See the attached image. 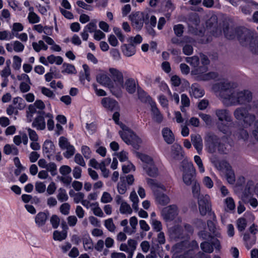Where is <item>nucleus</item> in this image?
<instances>
[{
	"mask_svg": "<svg viewBox=\"0 0 258 258\" xmlns=\"http://www.w3.org/2000/svg\"><path fill=\"white\" fill-rule=\"evenodd\" d=\"M205 143L208 152L211 154L217 151L220 154H227L232 147L227 136H223L222 137H219L211 132L206 134Z\"/></svg>",
	"mask_w": 258,
	"mask_h": 258,
	"instance_id": "obj_1",
	"label": "nucleus"
},
{
	"mask_svg": "<svg viewBox=\"0 0 258 258\" xmlns=\"http://www.w3.org/2000/svg\"><path fill=\"white\" fill-rule=\"evenodd\" d=\"M237 38L243 46H248L252 53L258 52V34L255 30L246 28L238 27Z\"/></svg>",
	"mask_w": 258,
	"mask_h": 258,
	"instance_id": "obj_2",
	"label": "nucleus"
},
{
	"mask_svg": "<svg viewBox=\"0 0 258 258\" xmlns=\"http://www.w3.org/2000/svg\"><path fill=\"white\" fill-rule=\"evenodd\" d=\"M236 87L235 83L225 81L214 84L212 89L215 92H219V95L223 99V103L227 105L231 97L233 95L235 91L234 89Z\"/></svg>",
	"mask_w": 258,
	"mask_h": 258,
	"instance_id": "obj_3",
	"label": "nucleus"
},
{
	"mask_svg": "<svg viewBox=\"0 0 258 258\" xmlns=\"http://www.w3.org/2000/svg\"><path fill=\"white\" fill-rule=\"evenodd\" d=\"M147 182L154 193L156 203L161 206L167 205L170 202V199L162 192L166 190L165 186L153 179L147 178Z\"/></svg>",
	"mask_w": 258,
	"mask_h": 258,
	"instance_id": "obj_4",
	"label": "nucleus"
},
{
	"mask_svg": "<svg viewBox=\"0 0 258 258\" xmlns=\"http://www.w3.org/2000/svg\"><path fill=\"white\" fill-rule=\"evenodd\" d=\"M234 117L241 121L247 126H250L254 122L256 117L254 114L249 112L247 107L237 108L233 112Z\"/></svg>",
	"mask_w": 258,
	"mask_h": 258,
	"instance_id": "obj_5",
	"label": "nucleus"
},
{
	"mask_svg": "<svg viewBox=\"0 0 258 258\" xmlns=\"http://www.w3.org/2000/svg\"><path fill=\"white\" fill-rule=\"evenodd\" d=\"M252 98L251 92L248 90L234 92L233 95L231 97L228 105H237L245 104L250 102Z\"/></svg>",
	"mask_w": 258,
	"mask_h": 258,
	"instance_id": "obj_6",
	"label": "nucleus"
},
{
	"mask_svg": "<svg viewBox=\"0 0 258 258\" xmlns=\"http://www.w3.org/2000/svg\"><path fill=\"white\" fill-rule=\"evenodd\" d=\"M183 181L187 185H190L195 182V175L196 169L192 162H182Z\"/></svg>",
	"mask_w": 258,
	"mask_h": 258,
	"instance_id": "obj_7",
	"label": "nucleus"
},
{
	"mask_svg": "<svg viewBox=\"0 0 258 258\" xmlns=\"http://www.w3.org/2000/svg\"><path fill=\"white\" fill-rule=\"evenodd\" d=\"M130 19L132 22L133 26L138 30H140L143 27L144 23L146 25L149 24V15H144L143 13L137 12L130 16Z\"/></svg>",
	"mask_w": 258,
	"mask_h": 258,
	"instance_id": "obj_8",
	"label": "nucleus"
},
{
	"mask_svg": "<svg viewBox=\"0 0 258 258\" xmlns=\"http://www.w3.org/2000/svg\"><path fill=\"white\" fill-rule=\"evenodd\" d=\"M208 70V68L206 66L203 65L197 68L195 70L193 71L192 73L198 75L197 77V80L199 81H208L210 79H215L218 77V75L216 72H209L207 74H202L206 72Z\"/></svg>",
	"mask_w": 258,
	"mask_h": 258,
	"instance_id": "obj_9",
	"label": "nucleus"
},
{
	"mask_svg": "<svg viewBox=\"0 0 258 258\" xmlns=\"http://www.w3.org/2000/svg\"><path fill=\"white\" fill-rule=\"evenodd\" d=\"M198 206L200 214L205 216L211 211L210 198L208 195L201 196L198 199Z\"/></svg>",
	"mask_w": 258,
	"mask_h": 258,
	"instance_id": "obj_10",
	"label": "nucleus"
},
{
	"mask_svg": "<svg viewBox=\"0 0 258 258\" xmlns=\"http://www.w3.org/2000/svg\"><path fill=\"white\" fill-rule=\"evenodd\" d=\"M178 208L175 205H172L164 208L161 214L166 221L173 220L178 215Z\"/></svg>",
	"mask_w": 258,
	"mask_h": 258,
	"instance_id": "obj_11",
	"label": "nucleus"
},
{
	"mask_svg": "<svg viewBox=\"0 0 258 258\" xmlns=\"http://www.w3.org/2000/svg\"><path fill=\"white\" fill-rule=\"evenodd\" d=\"M45 112L44 111H38V115L34 119L32 126L38 130H43L46 126L44 119Z\"/></svg>",
	"mask_w": 258,
	"mask_h": 258,
	"instance_id": "obj_12",
	"label": "nucleus"
},
{
	"mask_svg": "<svg viewBox=\"0 0 258 258\" xmlns=\"http://www.w3.org/2000/svg\"><path fill=\"white\" fill-rule=\"evenodd\" d=\"M101 104L105 108L111 111L118 110L119 108L118 102L110 97L103 98L101 100Z\"/></svg>",
	"mask_w": 258,
	"mask_h": 258,
	"instance_id": "obj_13",
	"label": "nucleus"
},
{
	"mask_svg": "<svg viewBox=\"0 0 258 258\" xmlns=\"http://www.w3.org/2000/svg\"><path fill=\"white\" fill-rule=\"evenodd\" d=\"M241 1L242 3L239 7L241 12L245 15H250L254 9V1L252 0H241Z\"/></svg>",
	"mask_w": 258,
	"mask_h": 258,
	"instance_id": "obj_14",
	"label": "nucleus"
},
{
	"mask_svg": "<svg viewBox=\"0 0 258 258\" xmlns=\"http://www.w3.org/2000/svg\"><path fill=\"white\" fill-rule=\"evenodd\" d=\"M55 146L53 143L49 140H46L42 146V151L44 154H46V157L50 160V156L55 153Z\"/></svg>",
	"mask_w": 258,
	"mask_h": 258,
	"instance_id": "obj_15",
	"label": "nucleus"
},
{
	"mask_svg": "<svg viewBox=\"0 0 258 258\" xmlns=\"http://www.w3.org/2000/svg\"><path fill=\"white\" fill-rule=\"evenodd\" d=\"M219 121H225L229 123L232 121V117L227 109H217L215 112Z\"/></svg>",
	"mask_w": 258,
	"mask_h": 258,
	"instance_id": "obj_16",
	"label": "nucleus"
},
{
	"mask_svg": "<svg viewBox=\"0 0 258 258\" xmlns=\"http://www.w3.org/2000/svg\"><path fill=\"white\" fill-rule=\"evenodd\" d=\"M193 146L199 154H201L203 149V140L200 135L192 134L190 136Z\"/></svg>",
	"mask_w": 258,
	"mask_h": 258,
	"instance_id": "obj_17",
	"label": "nucleus"
},
{
	"mask_svg": "<svg viewBox=\"0 0 258 258\" xmlns=\"http://www.w3.org/2000/svg\"><path fill=\"white\" fill-rule=\"evenodd\" d=\"M109 71L113 81L119 85L122 86L123 84V77L122 73L114 68H110Z\"/></svg>",
	"mask_w": 258,
	"mask_h": 258,
	"instance_id": "obj_18",
	"label": "nucleus"
},
{
	"mask_svg": "<svg viewBox=\"0 0 258 258\" xmlns=\"http://www.w3.org/2000/svg\"><path fill=\"white\" fill-rule=\"evenodd\" d=\"M49 213L40 212H39L36 216L35 221L36 224L38 227H42L45 224V223L48 219Z\"/></svg>",
	"mask_w": 258,
	"mask_h": 258,
	"instance_id": "obj_19",
	"label": "nucleus"
},
{
	"mask_svg": "<svg viewBox=\"0 0 258 258\" xmlns=\"http://www.w3.org/2000/svg\"><path fill=\"white\" fill-rule=\"evenodd\" d=\"M190 94L196 98H200L204 95V91L197 83L193 84L191 86Z\"/></svg>",
	"mask_w": 258,
	"mask_h": 258,
	"instance_id": "obj_20",
	"label": "nucleus"
},
{
	"mask_svg": "<svg viewBox=\"0 0 258 258\" xmlns=\"http://www.w3.org/2000/svg\"><path fill=\"white\" fill-rule=\"evenodd\" d=\"M226 169V177L228 182L231 184L234 183L235 181V176L234 171L232 169V167L230 165L226 163L225 165Z\"/></svg>",
	"mask_w": 258,
	"mask_h": 258,
	"instance_id": "obj_21",
	"label": "nucleus"
},
{
	"mask_svg": "<svg viewBox=\"0 0 258 258\" xmlns=\"http://www.w3.org/2000/svg\"><path fill=\"white\" fill-rule=\"evenodd\" d=\"M151 111L153 114V118L158 123H161L163 120V116L160 111L157 107L155 102L151 103Z\"/></svg>",
	"mask_w": 258,
	"mask_h": 258,
	"instance_id": "obj_22",
	"label": "nucleus"
},
{
	"mask_svg": "<svg viewBox=\"0 0 258 258\" xmlns=\"http://www.w3.org/2000/svg\"><path fill=\"white\" fill-rule=\"evenodd\" d=\"M172 154L173 158L176 160H181L183 157L182 148L178 144H174L172 146Z\"/></svg>",
	"mask_w": 258,
	"mask_h": 258,
	"instance_id": "obj_23",
	"label": "nucleus"
},
{
	"mask_svg": "<svg viewBox=\"0 0 258 258\" xmlns=\"http://www.w3.org/2000/svg\"><path fill=\"white\" fill-rule=\"evenodd\" d=\"M165 141L168 144H172L174 141V136L172 132L168 127H165L162 131Z\"/></svg>",
	"mask_w": 258,
	"mask_h": 258,
	"instance_id": "obj_24",
	"label": "nucleus"
},
{
	"mask_svg": "<svg viewBox=\"0 0 258 258\" xmlns=\"http://www.w3.org/2000/svg\"><path fill=\"white\" fill-rule=\"evenodd\" d=\"M123 53L126 56H131L136 53V47L133 43L124 44L121 46Z\"/></svg>",
	"mask_w": 258,
	"mask_h": 258,
	"instance_id": "obj_25",
	"label": "nucleus"
},
{
	"mask_svg": "<svg viewBox=\"0 0 258 258\" xmlns=\"http://www.w3.org/2000/svg\"><path fill=\"white\" fill-rule=\"evenodd\" d=\"M171 230V235L175 239H182L184 238L183 229L181 226H175Z\"/></svg>",
	"mask_w": 258,
	"mask_h": 258,
	"instance_id": "obj_26",
	"label": "nucleus"
},
{
	"mask_svg": "<svg viewBox=\"0 0 258 258\" xmlns=\"http://www.w3.org/2000/svg\"><path fill=\"white\" fill-rule=\"evenodd\" d=\"M238 28H234L226 26L224 28L223 32L225 37L228 39H233L237 37V30Z\"/></svg>",
	"mask_w": 258,
	"mask_h": 258,
	"instance_id": "obj_27",
	"label": "nucleus"
},
{
	"mask_svg": "<svg viewBox=\"0 0 258 258\" xmlns=\"http://www.w3.org/2000/svg\"><path fill=\"white\" fill-rule=\"evenodd\" d=\"M143 168L147 174L151 177H156L158 175V170L154 164L149 165H144Z\"/></svg>",
	"mask_w": 258,
	"mask_h": 258,
	"instance_id": "obj_28",
	"label": "nucleus"
},
{
	"mask_svg": "<svg viewBox=\"0 0 258 258\" xmlns=\"http://www.w3.org/2000/svg\"><path fill=\"white\" fill-rule=\"evenodd\" d=\"M124 86L127 92L130 94H133L136 90V86L135 80L130 78L127 79L125 83Z\"/></svg>",
	"mask_w": 258,
	"mask_h": 258,
	"instance_id": "obj_29",
	"label": "nucleus"
},
{
	"mask_svg": "<svg viewBox=\"0 0 258 258\" xmlns=\"http://www.w3.org/2000/svg\"><path fill=\"white\" fill-rule=\"evenodd\" d=\"M131 139L132 145L136 150H139L140 144L142 143V140L137 136L133 131L130 132Z\"/></svg>",
	"mask_w": 258,
	"mask_h": 258,
	"instance_id": "obj_30",
	"label": "nucleus"
},
{
	"mask_svg": "<svg viewBox=\"0 0 258 258\" xmlns=\"http://www.w3.org/2000/svg\"><path fill=\"white\" fill-rule=\"evenodd\" d=\"M4 153L6 155H17L19 153V150L14 145L7 144L4 147Z\"/></svg>",
	"mask_w": 258,
	"mask_h": 258,
	"instance_id": "obj_31",
	"label": "nucleus"
},
{
	"mask_svg": "<svg viewBox=\"0 0 258 258\" xmlns=\"http://www.w3.org/2000/svg\"><path fill=\"white\" fill-rule=\"evenodd\" d=\"M207 225L209 231L213 234V237H220L221 233L219 230L216 227L214 222L211 220H208Z\"/></svg>",
	"mask_w": 258,
	"mask_h": 258,
	"instance_id": "obj_32",
	"label": "nucleus"
},
{
	"mask_svg": "<svg viewBox=\"0 0 258 258\" xmlns=\"http://www.w3.org/2000/svg\"><path fill=\"white\" fill-rule=\"evenodd\" d=\"M97 81L103 86H108L111 83L110 78L105 74H99L97 76Z\"/></svg>",
	"mask_w": 258,
	"mask_h": 258,
	"instance_id": "obj_33",
	"label": "nucleus"
},
{
	"mask_svg": "<svg viewBox=\"0 0 258 258\" xmlns=\"http://www.w3.org/2000/svg\"><path fill=\"white\" fill-rule=\"evenodd\" d=\"M138 94L139 99L143 102H150L152 99L147 94V93L141 88L138 89Z\"/></svg>",
	"mask_w": 258,
	"mask_h": 258,
	"instance_id": "obj_34",
	"label": "nucleus"
},
{
	"mask_svg": "<svg viewBox=\"0 0 258 258\" xmlns=\"http://www.w3.org/2000/svg\"><path fill=\"white\" fill-rule=\"evenodd\" d=\"M135 153L139 158L145 163L144 165H150L151 164H153V159L149 156L140 153L138 152H136Z\"/></svg>",
	"mask_w": 258,
	"mask_h": 258,
	"instance_id": "obj_35",
	"label": "nucleus"
},
{
	"mask_svg": "<svg viewBox=\"0 0 258 258\" xmlns=\"http://www.w3.org/2000/svg\"><path fill=\"white\" fill-rule=\"evenodd\" d=\"M120 182L117 184V190L121 195H123L126 191V185L125 182V177L121 176L120 177Z\"/></svg>",
	"mask_w": 258,
	"mask_h": 258,
	"instance_id": "obj_36",
	"label": "nucleus"
},
{
	"mask_svg": "<svg viewBox=\"0 0 258 258\" xmlns=\"http://www.w3.org/2000/svg\"><path fill=\"white\" fill-rule=\"evenodd\" d=\"M119 211L121 214H131L133 210L132 208H131V206L129 204H128L126 202H122Z\"/></svg>",
	"mask_w": 258,
	"mask_h": 258,
	"instance_id": "obj_37",
	"label": "nucleus"
},
{
	"mask_svg": "<svg viewBox=\"0 0 258 258\" xmlns=\"http://www.w3.org/2000/svg\"><path fill=\"white\" fill-rule=\"evenodd\" d=\"M201 248L205 252L211 253L213 251V247L211 243L208 241H204L201 243Z\"/></svg>",
	"mask_w": 258,
	"mask_h": 258,
	"instance_id": "obj_38",
	"label": "nucleus"
},
{
	"mask_svg": "<svg viewBox=\"0 0 258 258\" xmlns=\"http://www.w3.org/2000/svg\"><path fill=\"white\" fill-rule=\"evenodd\" d=\"M53 236L55 240L61 241L67 238V234L63 231L60 232L55 230L53 232Z\"/></svg>",
	"mask_w": 258,
	"mask_h": 258,
	"instance_id": "obj_39",
	"label": "nucleus"
},
{
	"mask_svg": "<svg viewBox=\"0 0 258 258\" xmlns=\"http://www.w3.org/2000/svg\"><path fill=\"white\" fill-rule=\"evenodd\" d=\"M63 67L66 68L61 71L62 73L76 74L77 71L74 65L69 63H63Z\"/></svg>",
	"mask_w": 258,
	"mask_h": 258,
	"instance_id": "obj_40",
	"label": "nucleus"
},
{
	"mask_svg": "<svg viewBox=\"0 0 258 258\" xmlns=\"http://www.w3.org/2000/svg\"><path fill=\"white\" fill-rule=\"evenodd\" d=\"M58 192H59L57 195V198L59 201L60 202H63L64 201H67L68 200L69 197L67 194L66 191L64 189L60 188L58 189Z\"/></svg>",
	"mask_w": 258,
	"mask_h": 258,
	"instance_id": "obj_41",
	"label": "nucleus"
},
{
	"mask_svg": "<svg viewBox=\"0 0 258 258\" xmlns=\"http://www.w3.org/2000/svg\"><path fill=\"white\" fill-rule=\"evenodd\" d=\"M224 121H219L217 123L218 130L224 134H226L229 130L228 123H224Z\"/></svg>",
	"mask_w": 258,
	"mask_h": 258,
	"instance_id": "obj_42",
	"label": "nucleus"
},
{
	"mask_svg": "<svg viewBox=\"0 0 258 258\" xmlns=\"http://www.w3.org/2000/svg\"><path fill=\"white\" fill-rule=\"evenodd\" d=\"M97 20H93L88 25H87L84 28V30L90 33L95 32L97 28Z\"/></svg>",
	"mask_w": 258,
	"mask_h": 258,
	"instance_id": "obj_43",
	"label": "nucleus"
},
{
	"mask_svg": "<svg viewBox=\"0 0 258 258\" xmlns=\"http://www.w3.org/2000/svg\"><path fill=\"white\" fill-rule=\"evenodd\" d=\"M36 107L33 104H30L28 107V110L27 111L28 121L31 122L33 117V114L37 113L38 111L36 110Z\"/></svg>",
	"mask_w": 258,
	"mask_h": 258,
	"instance_id": "obj_44",
	"label": "nucleus"
},
{
	"mask_svg": "<svg viewBox=\"0 0 258 258\" xmlns=\"http://www.w3.org/2000/svg\"><path fill=\"white\" fill-rule=\"evenodd\" d=\"M192 193L193 196L195 198H199L201 197L200 195V186L199 183L195 181L192 186Z\"/></svg>",
	"mask_w": 258,
	"mask_h": 258,
	"instance_id": "obj_45",
	"label": "nucleus"
},
{
	"mask_svg": "<svg viewBox=\"0 0 258 258\" xmlns=\"http://www.w3.org/2000/svg\"><path fill=\"white\" fill-rule=\"evenodd\" d=\"M186 61L194 67H197L200 63L199 58L197 56L187 57Z\"/></svg>",
	"mask_w": 258,
	"mask_h": 258,
	"instance_id": "obj_46",
	"label": "nucleus"
},
{
	"mask_svg": "<svg viewBox=\"0 0 258 258\" xmlns=\"http://www.w3.org/2000/svg\"><path fill=\"white\" fill-rule=\"evenodd\" d=\"M59 146L62 150H64L66 148L70 147L71 145L70 143L68 141V140L64 137H61L59 139Z\"/></svg>",
	"mask_w": 258,
	"mask_h": 258,
	"instance_id": "obj_47",
	"label": "nucleus"
},
{
	"mask_svg": "<svg viewBox=\"0 0 258 258\" xmlns=\"http://www.w3.org/2000/svg\"><path fill=\"white\" fill-rule=\"evenodd\" d=\"M128 134H127L126 132H119V135L122 139V140L127 145L132 144L131 142V139L130 138V132L132 131L131 130H128Z\"/></svg>",
	"mask_w": 258,
	"mask_h": 258,
	"instance_id": "obj_48",
	"label": "nucleus"
},
{
	"mask_svg": "<svg viewBox=\"0 0 258 258\" xmlns=\"http://www.w3.org/2000/svg\"><path fill=\"white\" fill-rule=\"evenodd\" d=\"M28 19L29 22L31 24L37 23L40 21L39 17L35 13H29Z\"/></svg>",
	"mask_w": 258,
	"mask_h": 258,
	"instance_id": "obj_49",
	"label": "nucleus"
},
{
	"mask_svg": "<svg viewBox=\"0 0 258 258\" xmlns=\"http://www.w3.org/2000/svg\"><path fill=\"white\" fill-rule=\"evenodd\" d=\"M184 27L182 24L175 25L173 27L174 33L177 37H180L183 33Z\"/></svg>",
	"mask_w": 258,
	"mask_h": 258,
	"instance_id": "obj_50",
	"label": "nucleus"
},
{
	"mask_svg": "<svg viewBox=\"0 0 258 258\" xmlns=\"http://www.w3.org/2000/svg\"><path fill=\"white\" fill-rule=\"evenodd\" d=\"M237 228L239 231H243L246 226V221L245 218H241L237 220Z\"/></svg>",
	"mask_w": 258,
	"mask_h": 258,
	"instance_id": "obj_51",
	"label": "nucleus"
},
{
	"mask_svg": "<svg viewBox=\"0 0 258 258\" xmlns=\"http://www.w3.org/2000/svg\"><path fill=\"white\" fill-rule=\"evenodd\" d=\"M104 225L106 228L110 231L113 232L115 229V226L113 223L112 218H109L105 221Z\"/></svg>",
	"mask_w": 258,
	"mask_h": 258,
	"instance_id": "obj_52",
	"label": "nucleus"
},
{
	"mask_svg": "<svg viewBox=\"0 0 258 258\" xmlns=\"http://www.w3.org/2000/svg\"><path fill=\"white\" fill-rule=\"evenodd\" d=\"M83 245L86 250H92L93 249V243L90 238H84L83 239Z\"/></svg>",
	"mask_w": 258,
	"mask_h": 258,
	"instance_id": "obj_53",
	"label": "nucleus"
},
{
	"mask_svg": "<svg viewBox=\"0 0 258 258\" xmlns=\"http://www.w3.org/2000/svg\"><path fill=\"white\" fill-rule=\"evenodd\" d=\"M50 222L52 227L56 229L59 225L60 219L56 215H53L50 218Z\"/></svg>",
	"mask_w": 258,
	"mask_h": 258,
	"instance_id": "obj_54",
	"label": "nucleus"
},
{
	"mask_svg": "<svg viewBox=\"0 0 258 258\" xmlns=\"http://www.w3.org/2000/svg\"><path fill=\"white\" fill-rule=\"evenodd\" d=\"M67 151L63 153V156L67 159L71 158L75 152V149L73 145L66 148Z\"/></svg>",
	"mask_w": 258,
	"mask_h": 258,
	"instance_id": "obj_55",
	"label": "nucleus"
},
{
	"mask_svg": "<svg viewBox=\"0 0 258 258\" xmlns=\"http://www.w3.org/2000/svg\"><path fill=\"white\" fill-rule=\"evenodd\" d=\"M194 160L198 166L200 172L203 173L205 171V168L203 166V162L201 157L199 156L196 155L194 157Z\"/></svg>",
	"mask_w": 258,
	"mask_h": 258,
	"instance_id": "obj_56",
	"label": "nucleus"
},
{
	"mask_svg": "<svg viewBox=\"0 0 258 258\" xmlns=\"http://www.w3.org/2000/svg\"><path fill=\"white\" fill-rule=\"evenodd\" d=\"M70 208V204L68 203H65L60 206L59 210L62 214L68 215L69 214Z\"/></svg>",
	"mask_w": 258,
	"mask_h": 258,
	"instance_id": "obj_57",
	"label": "nucleus"
},
{
	"mask_svg": "<svg viewBox=\"0 0 258 258\" xmlns=\"http://www.w3.org/2000/svg\"><path fill=\"white\" fill-rule=\"evenodd\" d=\"M13 59H14V62L13 64V68L16 70H19L20 68L21 65V61H22L21 58L17 55H15L13 57Z\"/></svg>",
	"mask_w": 258,
	"mask_h": 258,
	"instance_id": "obj_58",
	"label": "nucleus"
},
{
	"mask_svg": "<svg viewBox=\"0 0 258 258\" xmlns=\"http://www.w3.org/2000/svg\"><path fill=\"white\" fill-rule=\"evenodd\" d=\"M74 160L77 164L83 167H85L86 163L82 156L80 154L77 153L75 155Z\"/></svg>",
	"mask_w": 258,
	"mask_h": 258,
	"instance_id": "obj_59",
	"label": "nucleus"
},
{
	"mask_svg": "<svg viewBox=\"0 0 258 258\" xmlns=\"http://www.w3.org/2000/svg\"><path fill=\"white\" fill-rule=\"evenodd\" d=\"M199 116L203 120L207 125H210L212 122V118L210 115L203 113H199Z\"/></svg>",
	"mask_w": 258,
	"mask_h": 258,
	"instance_id": "obj_60",
	"label": "nucleus"
},
{
	"mask_svg": "<svg viewBox=\"0 0 258 258\" xmlns=\"http://www.w3.org/2000/svg\"><path fill=\"white\" fill-rule=\"evenodd\" d=\"M112 198L108 192H104L101 199V202L103 203H110L112 201Z\"/></svg>",
	"mask_w": 258,
	"mask_h": 258,
	"instance_id": "obj_61",
	"label": "nucleus"
},
{
	"mask_svg": "<svg viewBox=\"0 0 258 258\" xmlns=\"http://www.w3.org/2000/svg\"><path fill=\"white\" fill-rule=\"evenodd\" d=\"M35 189L39 193H43L46 189V186L42 182H36L35 183Z\"/></svg>",
	"mask_w": 258,
	"mask_h": 258,
	"instance_id": "obj_62",
	"label": "nucleus"
},
{
	"mask_svg": "<svg viewBox=\"0 0 258 258\" xmlns=\"http://www.w3.org/2000/svg\"><path fill=\"white\" fill-rule=\"evenodd\" d=\"M82 153L86 159H89L91 157V150L90 148L87 146H83L82 147Z\"/></svg>",
	"mask_w": 258,
	"mask_h": 258,
	"instance_id": "obj_63",
	"label": "nucleus"
},
{
	"mask_svg": "<svg viewBox=\"0 0 258 258\" xmlns=\"http://www.w3.org/2000/svg\"><path fill=\"white\" fill-rule=\"evenodd\" d=\"M252 135L256 140L258 141V119L255 120Z\"/></svg>",
	"mask_w": 258,
	"mask_h": 258,
	"instance_id": "obj_64",
	"label": "nucleus"
}]
</instances>
